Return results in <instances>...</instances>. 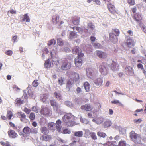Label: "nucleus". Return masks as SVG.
Listing matches in <instances>:
<instances>
[{
  "label": "nucleus",
  "instance_id": "nucleus-4",
  "mask_svg": "<svg viewBox=\"0 0 146 146\" xmlns=\"http://www.w3.org/2000/svg\"><path fill=\"white\" fill-rule=\"evenodd\" d=\"M60 17L58 15L56 14L54 15L52 17V19L51 21L53 24H58V28L61 27V25L64 23L63 21H61L59 22Z\"/></svg>",
  "mask_w": 146,
  "mask_h": 146
},
{
  "label": "nucleus",
  "instance_id": "nucleus-24",
  "mask_svg": "<svg viewBox=\"0 0 146 146\" xmlns=\"http://www.w3.org/2000/svg\"><path fill=\"white\" fill-rule=\"evenodd\" d=\"M51 64L50 60L48 59L44 64V67L45 68H50L51 67Z\"/></svg>",
  "mask_w": 146,
  "mask_h": 146
},
{
  "label": "nucleus",
  "instance_id": "nucleus-50",
  "mask_svg": "<svg viewBox=\"0 0 146 146\" xmlns=\"http://www.w3.org/2000/svg\"><path fill=\"white\" fill-rule=\"evenodd\" d=\"M38 80H35L32 83V84L33 86L36 87L39 84L38 82Z\"/></svg>",
  "mask_w": 146,
  "mask_h": 146
},
{
  "label": "nucleus",
  "instance_id": "nucleus-47",
  "mask_svg": "<svg viewBox=\"0 0 146 146\" xmlns=\"http://www.w3.org/2000/svg\"><path fill=\"white\" fill-rule=\"evenodd\" d=\"M57 44L59 45L62 46L63 44V42L61 38L57 39Z\"/></svg>",
  "mask_w": 146,
  "mask_h": 146
},
{
  "label": "nucleus",
  "instance_id": "nucleus-55",
  "mask_svg": "<svg viewBox=\"0 0 146 146\" xmlns=\"http://www.w3.org/2000/svg\"><path fill=\"white\" fill-rule=\"evenodd\" d=\"M5 54L7 55L11 56L13 52L11 50H8L5 52Z\"/></svg>",
  "mask_w": 146,
  "mask_h": 146
},
{
  "label": "nucleus",
  "instance_id": "nucleus-3",
  "mask_svg": "<svg viewBox=\"0 0 146 146\" xmlns=\"http://www.w3.org/2000/svg\"><path fill=\"white\" fill-rule=\"evenodd\" d=\"M84 56V54L82 53H80L78 55L77 57L75 59L74 63L76 67H79L82 65V58Z\"/></svg>",
  "mask_w": 146,
  "mask_h": 146
},
{
  "label": "nucleus",
  "instance_id": "nucleus-62",
  "mask_svg": "<svg viewBox=\"0 0 146 146\" xmlns=\"http://www.w3.org/2000/svg\"><path fill=\"white\" fill-rule=\"evenodd\" d=\"M137 67L139 68H140L141 69H143V65L141 63H139L137 64Z\"/></svg>",
  "mask_w": 146,
  "mask_h": 146
},
{
  "label": "nucleus",
  "instance_id": "nucleus-53",
  "mask_svg": "<svg viewBox=\"0 0 146 146\" xmlns=\"http://www.w3.org/2000/svg\"><path fill=\"white\" fill-rule=\"evenodd\" d=\"M58 82L60 85H62L63 84V82H64L63 78L61 77L58 80Z\"/></svg>",
  "mask_w": 146,
  "mask_h": 146
},
{
  "label": "nucleus",
  "instance_id": "nucleus-25",
  "mask_svg": "<svg viewBox=\"0 0 146 146\" xmlns=\"http://www.w3.org/2000/svg\"><path fill=\"white\" fill-rule=\"evenodd\" d=\"M102 80L100 78H98L96 79L94 81L95 84L98 86H100L102 83Z\"/></svg>",
  "mask_w": 146,
  "mask_h": 146
},
{
  "label": "nucleus",
  "instance_id": "nucleus-44",
  "mask_svg": "<svg viewBox=\"0 0 146 146\" xmlns=\"http://www.w3.org/2000/svg\"><path fill=\"white\" fill-rule=\"evenodd\" d=\"M103 121V119L98 118L96 119V122L97 124H100Z\"/></svg>",
  "mask_w": 146,
  "mask_h": 146
},
{
  "label": "nucleus",
  "instance_id": "nucleus-2",
  "mask_svg": "<svg viewBox=\"0 0 146 146\" xmlns=\"http://www.w3.org/2000/svg\"><path fill=\"white\" fill-rule=\"evenodd\" d=\"M73 115L71 113H68L62 117V120L68 127H72L74 125V122L72 121Z\"/></svg>",
  "mask_w": 146,
  "mask_h": 146
},
{
  "label": "nucleus",
  "instance_id": "nucleus-43",
  "mask_svg": "<svg viewBox=\"0 0 146 146\" xmlns=\"http://www.w3.org/2000/svg\"><path fill=\"white\" fill-rule=\"evenodd\" d=\"M90 135L92 139L94 140H96L97 139V137L96 133H95L92 132H90Z\"/></svg>",
  "mask_w": 146,
  "mask_h": 146
},
{
  "label": "nucleus",
  "instance_id": "nucleus-17",
  "mask_svg": "<svg viewBox=\"0 0 146 146\" xmlns=\"http://www.w3.org/2000/svg\"><path fill=\"white\" fill-rule=\"evenodd\" d=\"M61 121L59 119L56 122V129L59 132H61L62 126L61 125Z\"/></svg>",
  "mask_w": 146,
  "mask_h": 146
},
{
  "label": "nucleus",
  "instance_id": "nucleus-36",
  "mask_svg": "<svg viewBox=\"0 0 146 146\" xmlns=\"http://www.w3.org/2000/svg\"><path fill=\"white\" fill-rule=\"evenodd\" d=\"M111 125V122L109 120L106 121L104 123V126L105 127H110Z\"/></svg>",
  "mask_w": 146,
  "mask_h": 146
},
{
  "label": "nucleus",
  "instance_id": "nucleus-6",
  "mask_svg": "<svg viewBox=\"0 0 146 146\" xmlns=\"http://www.w3.org/2000/svg\"><path fill=\"white\" fill-rule=\"evenodd\" d=\"M107 66V63L105 62H102L100 65L99 71L102 74L106 75L108 74V68L106 67Z\"/></svg>",
  "mask_w": 146,
  "mask_h": 146
},
{
  "label": "nucleus",
  "instance_id": "nucleus-27",
  "mask_svg": "<svg viewBox=\"0 0 146 146\" xmlns=\"http://www.w3.org/2000/svg\"><path fill=\"white\" fill-rule=\"evenodd\" d=\"M85 89L86 92H89L90 90V86L87 82H85L84 84Z\"/></svg>",
  "mask_w": 146,
  "mask_h": 146
},
{
  "label": "nucleus",
  "instance_id": "nucleus-5",
  "mask_svg": "<svg viewBox=\"0 0 146 146\" xmlns=\"http://www.w3.org/2000/svg\"><path fill=\"white\" fill-rule=\"evenodd\" d=\"M71 67V64L70 62L67 60H63L62 61V64L61 69L62 70H66L70 69Z\"/></svg>",
  "mask_w": 146,
  "mask_h": 146
},
{
  "label": "nucleus",
  "instance_id": "nucleus-42",
  "mask_svg": "<svg viewBox=\"0 0 146 146\" xmlns=\"http://www.w3.org/2000/svg\"><path fill=\"white\" fill-rule=\"evenodd\" d=\"M54 94L55 95L56 97L59 100H60L61 99V95L60 93L55 92L54 93Z\"/></svg>",
  "mask_w": 146,
  "mask_h": 146
},
{
  "label": "nucleus",
  "instance_id": "nucleus-28",
  "mask_svg": "<svg viewBox=\"0 0 146 146\" xmlns=\"http://www.w3.org/2000/svg\"><path fill=\"white\" fill-rule=\"evenodd\" d=\"M83 131H81L75 132L74 135L79 137H81L83 136Z\"/></svg>",
  "mask_w": 146,
  "mask_h": 146
},
{
  "label": "nucleus",
  "instance_id": "nucleus-40",
  "mask_svg": "<svg viewBox=\"0 0 146 146\" xmlns=\"http://www.w3.org/2000/svg\"><path fill=\"white\" fill-rule=\"evenodd\" d=\"M16 104L21 105L24 102L23 100H22L20 98H17L16 100Z\"/></svg>",
  "mask_w": 146,
  "mask_h": 146
},
{
  "label": "nucleus",
  "instance_id": "nucleus-39",
  "mask_svg": "<svg viewBox=\"0 0 146 146\" xmlns=\"http://www.w3.org/2000/svg\"><path fill=\"white\" fill-rule=\"evenodd\" d=\"M56 43V41L54 39H52L49 40L48 43V46H50L53 44H54Z\"/></svg>",
  "mask_w": 146,
  "mask_h": 146
},
{
  "label": "nucleus",
  "instance_id": "nucleus-35",
  "mask_svg": "<svg viewBox=\"0 0 146 146\" xmlns=\"http://www.w3.org/2000/svg\"><path fill=\"white\" fill-rule=\"evenodd\" d=\"M48 98L46 94H43L40 97V99L43 102H45Z\"/></svg>",
  "mask_w": 146,
  "mask_h": 146
},
{
  "label": "nucleus",
  "instance_id": "nucleus-63",
  "mask_svg": "<svg viewBox=\"0 0 146 146\" xmlns=\"http://www.w3.org/2000/svg\"><path fill=\"white\" fill-rule=\"evenodd\" d=\"M129 35L131 36L133 35V31L131 30H129L127 32Z\"/></svg>",
  "mask_w": 146,
  "mask_h": 146
},
{
  "label": "nucleus",
  "instance_id": "nucleus-8",
  "mask_svg": "<svg viewBox=\"0 0 146 146\" xmlns=\"http://www.w3.org/2000/svg\"><path fill=\"white\" fill-rule=\"evenodd\" d=\"M50 55L54 64H57L59 62V60L57 57L56 51L54 50H52L51 52Z\"/></svg>",
  "mask_w": 146,
  "mask_h": 146
},
{
  "label": "nucleus",
  "instance_id": "nucleus-22",
  "mask_svg": "<svg viewBox=\"0 0 146 146\" xmlns=\"http://www.w3.org/2000/svg\"><path fill=\"white\" fill-rule=\"evenodd\" d=\"M82 50L78 47L76 46L72 50V52L73 54H80V53H81Z\"/></svg>",
  "mask_w": 146,
  "mask_h": 146
},
{
  "label": "nucleus",
  "instance_id": "nucleus-26",
  "mask_svg": "<svg viewBox=\"0 0 146 146\" xmlns=\"http://www.w3.org/2000/svg\"><path fill=\"white\" fill-rule=\"evenodd\" d=\"M23 18L22 20V22L26 21L27 22H29L30 21V19L29 16L28 15V14L26 13L23 16Z\"/></svg>",
  "mask_w": 146,
  "mask_h": 146
},
{
  "label": "nucleus",
  "instance_id": "nucleus-31",
  "mask_svg": "<svg viewBox=\"0 0 146 146\" xmlns=\"http://www.w3.org/2000/svg\"><path fill=\"white\" fill-rule=\"evenodd\" d=\"M72 82L70 80H68L66 84V89L69 91H70V88L72 86Z\"/></svg>",
  "mask_w": 146,
  "mask_h": 146
},
{
  "label": "nucleus",
  "instance_id": "nucleus-11",
  "mask_svg": "<svg viewBox=\"0 0 146 146\" xmlns=\"http://www.w3.org/2000/svg\"><path fill=\"white\" fill-rule=\"evenodd\" d=\"M96 56L101 59L106 58L107 57V54L104 52L101 51L97 50L96 51Z\"/></svg>",
  "mask_w": 146,
  "mask_h": 146
},
{
  "label": "nucleus",
  "instance_id": "nucleus-64",
  "mask_svg": "<svg viewBox=\"0 0 146 146\" xmlns=\"http://www.w3.org/2000/svg\"><path fill=\"white\" fill-rule=\"evenodd\" d=\"M76 91L77 93H79L81 92H82V90L81 88L79 87H78L76 88Z\"/></svg>",
  "mask_w": 146,
  "mask_h": 146
},
{
  "label": "nucleus",
  "instance_id": "nucleus-48",
  "mask_svg": "<svg viewBox=\"0 0 146 146\" xmlns=\"http://www.w3.org/2000/svg\"><path fill=\"white\" fill-rule=\"evenodd\" d=\"M23 111L26 114H29L31 112V110L30 109H29L28 108L25 107Z\"/></svg>",
  "mask_w": 146,
  "mask_h": 146
},
{
  "label": "nucleus",
  "instance_id": "nucleus-33",
  "mask_svg": "<svg viewBox=\"0 0 146 146\" xmlns=\"http://www.w3.org/2000/svg\"><path fill=\"white\" fill-rule=\"evenodd\" d=\"M40 130L41 133L43 134H45L48 133V130L47 128L45 127H41Z\"/></svg>",
  "mask_w": 146,
  "mask_h": 146
},
{
  "label": "nucleus",
  "instance_id": "nucleus-59",
  "mask_svg": "<svg viewBox=\"0 0 146 146\" xmlns=\"http://www.w3.org/2000/svg\"><path fill=\"white\" fill-rule=\"evenodd\" d=\"M141 119L140 118L139 119H135L133 120V121L134 123H137L141 122Z\"/></svg>",
  "mask_w": 146,
  "mask_h": 146
},
{
  "label": "nucleus",
  "instance_id": "nucleus-21",
  "mask_svg": "<svg viewBox=\"0 0 146 146\" xmlns=\"http://www.w3.org/2000/svg\"><path fill=\"white\" fill-rule=\"evenodd\" d=\"M126 44L127 46L129 47H130L131 46H134V41L131 39H127L126 42Z\"/></svg>",
  "mask_w": 146,
  "mask_h": 146
},
{
  "label": "nucleus",
  "instance_id": "nucleus-13",
  "mask_svg": "<svg viewBox=\"0 0 146 146\" xmlns=\"http://www.w3.org/2000/svg\"><path fill=\"white\" fill-rule=\"evenodd\" d=\"M40 139L41 140L45 141H50L52 139L51 136L47 134H43L41 136Z\"/></svg>",
  "mask_w": 146,
  "mask_h": 146
},
{
  "label": "nucleus",
  "instance_id": "nucleus-29",
  "mask_svg": "<svg viewBox=\"0 0 146 146\" xmlns=\"http://www.w3.org/2000/svg\"><path fill=\"white\" fill-rule=\"evenodd\" d=\"M125 70L129 74L133 73V69L130 66H126L125 68Z\"/></svg>",
  "mask_w": 146,
  "mask_h": 146
},
{
  "label": "nucleus",
  "instance_id": "nucleus-12",
  "mask_svg": "<svg viewBox=\"0 0 146 146\" xmlns=\"http://www.w3.org/2000/svg\"><path fill=\"white\" fill-rule=\"evenodd\" d=\"M81 109L82 110L87 111H90L93 110V107L90 104H87L82 105L81 107Z\"/></svg>",
  "mask_w": 146,
  "mask_h": 146
},
{
  "label": "nucleus",
  "instance_id": "nucleus-30",
  "mask_svg": "<svg viewBox=\"0 0 146 146\" xmlns=\"http://www.w3.org/2000/svg\"><path fill=\"white\" fill-rule=\"evenodd\" d=\"M72 75L73 76L72 77L73 78V80L75 81H77L80 78L78 74L76 72H74L73 73Z\"/></svg>",
  "mask_w": 146,
  "mask_h": 146
},
{
  "label": "nucleus",
  "instance_id": "nucleus-15",
  "mask_svg": "<svg viewBox=\"0 0 146 146\" xmlns=\"http://www.w3.org/2000/svg\"><path fill=\"white\" fill-rule=\"evenodd\" d=\"M80 17L77 16L74 17L72 19V23L75 25H79L80 23Z\"/></svg>",
  "mask_w": 146,
  "mask_h": 146
},
{
  "label": "nucleus",
  "instance_id": "nucleus-9",
  "mask_svg": "<svg viewBox=\"0 0 146 146\" xmlns=\"http://www.w3.org/2000/svg\"><path fill=\"white\" fill-rule=\"evenodd\" d=\"M130 137L131 139L135 143H138V141L141 140L140 137L137 134L132 131L131 133Z\"/></svg>",
  "mask_w": 146,
  "mask_h": 146
},
{
  "label": "nucleus",
  "instance_id": "nucleus-32",
  "mask_svg": "<svg viewBox=\"0 0 146 146\" xmlns=\"http://www.w3.org/2000/svg\"><path fill=\"white\" fill-rule=\"evenodd\" d=\"M13 114L12 112L10 110H8L7 111V117L8 118V119L10 120L11 119L12 117H13Z\"/></svg>",
  "mask_w": 146,
  "mask_h": 146
},
{
  "label": "nucleus",
  "instance_id": "nucleus-34",
  "mask_svg": "<svg viewBox=\"0 0 146 146\" xmlns=\"http://www.w3.org/2000/svg\"><path fill=\"white\" fill-rule=\"evenodd\" d=\"M95 27L93 23L91 22H90L87 24V28L90 29L91 30H93L95 28Z\"/></svg>",
  "mask_w": 146,
  "mask_h": 146
},
{
  "label": "nucleus",
  "instance_id": "nucleus-61",
  "mask_svg": "<svg viewBox=\"0 0 146 146\" xmlns=\"http://www.w3.org/2000/svg\"><path fill=\"white\" fill-rule=\"evenodd\" d=\"M76 29L79 32H82L83 31L82 29V28L78 27H76Z\"/></svg>",
  "mask_w": 146,
  "mask_h": 146
},
{
  "label": "nucleus",
  "instance_id": "nucleus-54",
  "mask_svg": "<svg viewBox=\"0 0 146 146\" xmlns=\"http://www.w3.org/2000/svg\"><path fill=\"white\" fill-rule=\"evenodd\" d=\"M128 3L130 5H133L135 4L134 0H128Z\"/></svg>",
  "mask_w": 146,
  "mask_h": 146
},
{
  "label": "nucleus",
  "instance_id": "nucleus-57",
  "mask_svg": "<svg viewBox=\"0 0 146 146\" xmlns=\"http://www.w3.org/2000/svg\"><path fill=\"white\" fill-rule=\"evenodd\" d=\"M117 65V63L113 61L111 65V67L113 68H116Z\"/></svg>",
  "mask_w": 146,
  "mask_h": 146
},
{
  "label": "nucleus",
  "instance_id": "nucleus-45",
  "mask_svg": "<svg viewBox=\"0 0 146 146\" xmlns=\"http://www.w3.org/2000/svg\"><path fill=\"white\" fill-rule=\"evenodd\" d=\"M97 135L98 136L100 137L104 138L106 135L103 132H98L97 133Z\"/></svg>",
  "mask_w": 146,
  "mask_h": 146
},
{
  "label": "nucleus",
  "instance_id": "nucleus-38",
  "mask_svg": "<svg viewBox=\"0 0 146 146\" xmlns=\"http://www.w3.org/2000/svg\"><path fill=\"white\" fill-rule=\"evenodd\" d=\"M77 36L76 34L73 31H71L69 35V38L72 39Z\"/></svg>",
  "mask_w": 146,
  "mask_h": 146
},
{
  "label": "nucleus",
  "instance_id": "nucleus-51",
  "mask_svg": "<svg viewBox=\"0 0 146 146\" xmlns=\"http://www.w3.org/2000/svg\"><path fill=\"white\" fill-rule=\"evenodd\" d=\"M119 146H126L125 142L122 140L119 143Z\"/></svg>",
  "mask_w": 146,
  "mask_h": 146
},
{
  "label": "nucleus",
  "instance_id": "nucleus-60",
  "mask_svg": "<svg viewBox=\"0 0 146 146\" xmlns=\"http://www.w3.org/2000/svg\"><path fill=\"white\" fill-rule=\"evenodd\" d=\"M17 37L16 36H15L12 37V40L13 42L14 43L17 41Z\"/></svg>",
  "mask_w": 146,
  "mask_h": 146
},
{
  "label": "nucleus",
  "instance_id": "nucleus-10",
  "mask_svg": "<svg viewBox=\"0 0 146 146\" xmlns=\"http://www.w3.org/2000/svg\"><path fill=\"white\" fill-rule=\"evenodd\" d=\"M107 7L110 12L113 14H118V13L116 10L115 7L114 5L109 3L107 4Z\"/></svg>",
  "mask_w": 146,
  "mask_h": 146
},
{
  "label": "nucleus",
  "instance_id": "nucleus-58",
  "mask_svg": "<svg viewBox=\"0 0 146 146\" xmlns=\"http://www.w3.org/2000/svg\"><path fill=\"white\" fill-rule=\"evenodd\" d=\"M96 107L98 108V109L96 110V111H99L101 107V104L99 103H98L96 104Z\"/></svg>",
  "mask_w": 146,
  "mask_h": 146
},
{
  "label": "nucleus",
  "instance_id": "nucleus-52",
  "mask_svg": "<svg viewBox=\"0 0 146 146\" xmlns=\"http://www.w3.org/2000/svg\"><path fill=\"white\" fill-rule=\"evenodd\" d=\"M70 131L68 129H66L63 130L62 133L64 134H70Z\"/></svg>",
  "mask_w": 146,
  "mask_h": 146
},
{
  "label": "nucleus",
  "instance_id": "nucleus-46",
  "mask_svg": "<svg viewBox=\"0 0 146 146\" xmlns=\"http://www.w3.org/2000/svg\"><path fill=\"white\" fill-rule=\"evenodd\" d=\"M90 133L89 130H86L85 131V133L84 134V137L86 138L88 137L90 135Z\"/></svg>",
  "mask_w": 146,
  "mask_h": 146
},
{
  "label": "nucleus",
  "instance_id": "nucleus-56",
  "mask_svg": "<svg viewBox=\"0 0 146 146\" xmlns=\"http://www.w3.org/2000/svg\"><path fill=\"white\" fill-rule=\"evenodd\" d=\"M32 110L33 111H35L36 113L38 112V110L37 108V107L35 106H34L32 108Z\"/></svg>",
  "mask_w": 146,
  "mask_h": 146
},
{
  "label": "nucleus",
  "instance_id": "nucleus-18",
  "mask_svg": "<svg viewBox=\"0 0 146 146\" xmlns=\"http://www.w3.org/2000/svg\"><path fill=\"white\" fill-rule=\"evenodd\" d=\"M18 117L20 118V121L23 122L26 118V116L25 114L22 112H20L17 113Z\"/></svg>",
  "mask_w": 146,
  "mask_h": 146
},
{
  "label": "nucleus",
  "instance_id": "nucleus-14",
  "mask_svg": "<svg viewBox=\"0 0 146 146\" xmlns=\"http://www.w3.org/2000/svg\"><path fill=\"white\" fill-rule=\"evenodd\" d=\"M8 136L10 138H15L18 136V135L13 130H10L8 132Z\"/></svg>",
  "mask_w": 146,
  "mask_h": 146
},
{
  "label": "nucleus",
  "instance_id": "nucleus-20",
  "mask_svg": "<svg viewBox=\"0 0 146 146\" xmlns=\"http://www.w3.org/2000/svg\"><path fill=\"white\" fill-rule=\"evenodd\" d=\"M41 113L45 115H49L50 114V111L47 107H45L42 109L40 111Z\"/></svg>",
  "mask_w": 146,
  "mask_h": 146
},
{
  "label": "nucleus",
  "instance_id": "nucleus-37",
  "mask_svg": "<svg viewBox=\"0 0 146 146\" xmlns=\"http://www.w3.org/2000/svg\"><path fill=\"white\" fill-rule=\"evenodd\" d=\"M112 104H118V105L120 106H123V105L119 101L117 100H115L114 101H112L111 102Z\"/></svg>",
  "mask_w": 146,
  "mask_h": 146
},
{
  "label": "nucleus",
  "instance_id": "nucleus-19",
  "mask_svg": "<svg viewBox=\"0 0 146 146\" xmlns=\"http://www.w3.org/2000/svg\"><path fill=\"white\" fill-rule=\"evenodd\" d=\"M133 19L137 22H139L142 20V17L138 13L135 14L133 17Z\"/></svg>",
  "mask_w": 146,
  "mask_h": 146
},
{
  "label": "nucleus",
  "instance_id": "nucleus-7",
  "mask_svg": "<svg viewBox=\"0 0 146 146\" xmlns=\"http://www.w3.org/2000/svg\"><path fill=\"white\" fill-rule=\"evenodd\" d=\"M23 132L25 134H29L30 133L36 134L37 133V130L35 128L31 129L29 127L26 126L23 129Z\"/></svg>",
  "mask_w": 146,
  "mask_h": 146
},
{
  "label": "nucleus",
  "instance_id": "nucleus-1",
  "mask_svg": "<svg viewBox=\"0 0 146 146\" xmlns=\"http://www.w3.org/2000/svg\"><path fill=\"white\" fill-rule=\"evenodd\" d=\"M120 34V31L119 29L113 28L112 32L109 34L110 40L113 43H116L118 41V36Z\"/></svg>",
  "mask_w": 146,
  "mask_h": 146
},
{
  "label": "nucleus",
  "instance_id": "nucleus-23",
  "mask_svg": "<svg viewBox=\"0 0 146 146\" xmlns=\"http://www.w3.org/2000/svg\"><path fill=\"white\" fill-rule=\"evenodd\" d=\"M50 103L51 105L54 108H55L56 109H58V105L55 100H50Z\"/></svg>",
  "mask_w": 146,
  "mask_h": 146
},
{
  "label": "nucleus",
  "instance_id": "nucleus-41",
  "mask_svg": "<svg viewBox=\"0 0 146 146\" xmlns=\"http://www.w3.org/2000/svg\"><path fill=\"white\" fill-rule=\"evenodd\" d=\"M29 117L31 120H34L35 117L34 113L32 112L30 113Z\"/></svg>",
  "mask_w": 146,
  "mask_h": 146
},
{
  "label": "nucleus",
  "instance_id": "nucleus-16",
  "mask_svg": "<svg viewBox=\"0 0 146 146\" xmlns=\"http://www.w3.org/2000/svg\"><path fill=\"white\" fill-rule=\"evenodd\" d=\"M86 75L88 77L90 78H93V71L91 68H87L86 69Z\"/></svg>",
  "mask_w": 146,
  "mask_h": 146
},
{
  "label": "nucleus",
  "instance_id": "nucleus-49",
  "mask_svg": "<svg viewBox=\"0 0 146 146\" xmlns=\"http://www.w3.org/2000/svg\"><path fill=\"white\" fill-rule=\"evenodd\" d=\"M54 123L53 122L49 123L48 124V127L50 129H53V128L54 126Z\"/></svg>",
  "mask_w": 146,
  "mask_h": 146
}]
</instances>
